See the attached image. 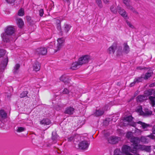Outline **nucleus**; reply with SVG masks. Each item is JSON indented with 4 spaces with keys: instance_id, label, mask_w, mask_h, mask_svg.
<instances>
[{
    "instance_id": "obj_1",
    "label": "nucleus",
    "mask_w": 155,
    "mask_h": 155,
    "mask_svg": "<svg viewBox=\"0 0 155 155\" xmlns=\"http://www.w3.org/2000/svg\"><path fill=\"white\" fill-rule=\"evenodd\" d=\"M15 29L12 26H8L5 29L4 32L1 34L2 40L5 42H9L12 40H16L18 37L14 36Z\"/></svg>"
},
{
    "instance_id": "obj_2",
    "label": "nucleus",
    "mask_w": 155,
    "mask_h": 155,
    "mask_svg": "<svg viewBox=\"0 0 155 155\" xmlns=\"http://www.w3.org/2000/svg\"><path fill=\"white\" fill-rule=\"evenodd\" d=\"M131 142L133 143L131 146L133 147V150L132 151V153H136L138 150H145L147 152L150 151V146L138 144L140 142V139L138 137L132 138L131 139Z\"/></svg>"
},
{
    "instance_id": "obj_3",
    "label": "nucleus",
    "mask_w": 155,
    "mask_h": 155,
    "mask_svg": "<svg viewBox=\"0 0 155 155\" xmlns=\"http://www.w3.org/2000/svg\"><path fill=\"white\" fill-rule=\"evenodd\" d=\"M90 59V56L86 55L82 56L79 58L78 61L79 62V64L82 65L87 63L88 62Z\"/></svg>"
},
{
    "instance_id": "obj_4",
    "label": "nucleus",
    "mask_w": 155,
    "mask_h": 155,
    "mask_svg": "<svg viewBox=\"0 0 155 155\" xmlns=\"http://www.w3.org/2000/svg\"><path fill=\"white\" fill-rule=\"evenodd\" d=\"M133 117L131 116H129L126 117L124 120V124H127V125H128L134 127H135L136 126L137 123L133 121Z\"/></svg>"
},
{
    "instance_id": "obj_5",
    "label": "nucleus",
    "mask_w": 155,
    "mask_h": 155,
    "mask_svg": "<svg viewBox=\"0 0 155 155\" xmlns=\"http://www.w3.org/2000/svg\"><path fill=\"white\" fill-rule=\"evenodd\" d=\"M47 49L45 48L41 47L37 48L35 52L36 54L44 55L47 54Z\"/></svg>"
},
{
    "instance_id": "obj_6",
    "label": "nucleus",
    "mask_w": 155,
    "mask_h": 155,
    "mask_svg": "<svg viewBox=\"0 0 155 155\" xmlns=\"http://www.w3.org/2000/svg\"><path fill=\"white\" fill-rule=\"evenodd\" d=\"M109 108V104H107L103 108L97 110L94 113V114L96 116H101L104 114V111L107 110Z\"/></svg>"
},
{
    "instance_id": "obj_7",
    "label": "nucleus",
    "mask_w": 155,
    "mask_h": 155,
    "mask_svg": "<svg viewBox=\"0 0 155 155\" xmlns=\"http://www.w3.org/2000/svg\"><path fill=\"white\" fill-rule=\"evenodd\" d=\"M64 40L63 38H60L58 39L57 40L58 44L57 46L54 48L55 52H56L60 50L61 48L63 46V44Z\"/></svg>"
},
{
    "instance_id": "obj_8",
    "label": "nucleus",
    "mask_w": 155,
    "mask_h": 155,
    "mask_svg": "<svg viewBox=\"0 0 155 155\" xmlns=\"http://www.w3.org/2000/svg\"><path fill=\"white\" fill-rule=\"evenodd\" d=\"M122 149L123 153L126 155H130V154H132L130 153H132V151L133 150V147L132 149L130 147L125 145L122 147Z\"/></svg>"
},
{
    "instance_id": "obj_9",
    "label": "nucleus",
    "mask_w": 155,
    "mask_h": 155,
    "mask_svg": "<svg viewBox=\"0 0 155 155\" xmlns=\"http://www.w3.org/2000/svg\"><path fill=\"white\" fill-rule=\"evenodd\" d=\"M89 145V143L87 140H84L80 142L78 144L79 148L82 150L87 149Z\"/></svg>"
},
{
    "instance_id": "obj_10",
    "label": "nucleus",
    "mask_w": 155,
    "mask_h": 155,
    "mask_svg": "<svg viewBox=\"0 0 155 155\" xmlns=\"http://www.w3.org/2000/svg\"><path fill=\"white\" fill-rule=\"evenodd\" d=\"M8 60L7 57L2 61L0 64V72H3L6 67Z\"/></svg>"
},
{
    "instance_id": "obj_11",
    "label": "nucleus",
    "mask_w": 155,
    "mask_h": 155,
    "mask_svg": "<svg viewBox=\"0 0 155 155\" xmlns=\"http://www.w3.org/2000/svg\"><path fill=\"white\" fill-rule=\"evenodd\" d=\"M120 140V137L116 136H111L108 139L109 143L114 144L118 142Z\"/></svg>"
},
{
    "instance_id": "obj_12",
    "label": "nucleus",
    "mask_w": 155,
    "mask_h": 155,
    "mask_svg": "<svg viewBox=\"0 0 155 155\" xmlns=\"http://www.w3.org/2000/svg\"><path fill=\"white\" fill-rule=\"evenodd\" d=\"M117 10L119 14L125 19L128 18L127 14L125 11L119 6L117 7Z\"/></svg>"
},
{
    "instance_id": "obj_13",
    "label": "nucleus",
    "mask_w": 155,
    "mask_h": 155,
    "mask_svg": "<svg viewBox=\"0 0 155 155\" xmlns=\"http://www.w3.org/2000/svg\"><path fill=\"white\" fill-rule=\"evenodd\" d=\"M71 27V26L70 25L67 24H65L64 25L63 27V35L64 34H67L70 30Z\"/></svg>"
},
{
    "instance_id": "obj_14",
    "label": "nucleus",
    "mask_w": 155,
    "mask_h": 155,
    "mask_svg": "<svg viewBox=\"0 0 155 155\" xmlns=\"http://www.w3.org/2000/svg\"><path fill=\"white\" fill-rule=\"evenodd\" d=\"M57 24V28L58 30L59 31V34L61 35H63L62 30L61 29V21L60 20L58 19L56 20Z\"/></svg>"
},
{
    "instance_id": "obj_15",
    "label": "nucleus",
    "mask_w": 155,
    "mask_h": 155,
    "mask_svg": "<svg viewBox=\"0 0 155 155\" xmlns=\"http://www.w3.org/2000/svg\"><path fill=\"white\" fill-rule=\"evenodd\" d=\"M117 48L116 45L113 44L110 46L107 50V52L109 54H114Z\"/></svg>"
},
{
    "instance_id": "obj_16",
    "label": "nucleus",
    "mask_w": 155,
    "mask_h": 155,
    "mask_svg": "<svg viewBox=\"0 0 155 155\" xmlns=\"http://www.w3.org/2000/svg\"><path fill=\"white\" fill-rule=\"evenodd\" d=\"M74 109L72 107H67L64 111V113L69 115H71L74 112Z\"/></svg>"
},
{
    "instance_id": "obj_17",
    "label": "nucleus",
    "mask_w": 155,
    "mask_h": 155,
    "mask_svg": "<svg viewBox=\"0 0 155 155\" xmlns=\"http://www.w3.org/2000/svg\"><path fill=\"white\" fill-rule=\"evenodd\" d=\"M153 94L154 96H150L149 97V99L150 101V103L152 106L153 107L155 104V90L153 89Z\"/></svg>"
},
{
    "instance_id": "obj_18",
    "label": "nucleus",
    "mask_w": 155,
    "mask_h": 155,
    "mask_svg": "<svg viewBox=\"0 0 155 155\" xmlns=\"http://www.w3.org/2000/svg\"><path fill=\"white\" fill-rule=\"evenodd\" d=\"M123 52L126 54L129 53L130 51V48L127 43L125 42L123 44Z\"/></svg>"
},
{
    "instance_id": "obj_19",
    "label": "nucleus",
    "mask_w": 155,
    "mask_h": 155,
    "mask_svg": "<svg viewBox=\"0 0 155 155\" xmlns=\"http://www.w3.org/2000/svg\"><path fill=\"white\" fill-rule=\"evenodd\" d=\"M140 139V141L145 143H147L150 142V140L147 137V136L146 137L142 136Z\"/></svg>"
},
{
    "instance_id": "obj_20",
    "label": "nucleus",
    "mask_w": 155,
    "mask_h": 155,
    "mask_svg": "<svg viewBox=\"0 0 155 155\" xmlns=\"http://www.w3.org/2000/svg\"><path fill=\"white\" fill-rule=\"evenodd\" d=\"M17 24L20 28H22L24 25V22L22 19L20 18H17L16 19Z\"/></svg>"
},
{
    "instance_id": "obj_21",
    "label": "nucleus",
    "mask_w": 155,
    "mask_h": 155,
    "mask_svg": "<svg viewBox=\"0 0 155 155\" xmlns=\"http://www.w3.org/2000/svg\"><path fill=\"white\" fill-rule=\"evenodd\" d=\"M40 67L41 65L39 62L38 61L35 62L33 66V69L34 71H39L40 69Z\"/></svg>"
},
{
    "instance_id": "obj_22",
    "label": "nucleus",
    "mask_w": 155,
    "mask_h": 155,
    "mask_svg": "<svg viewBox=\"0 0 155 155\" xmlns=\"http://www.w3.org/2000/svg\"><path fill=\"white\" fill-rule=\"evenodd\" d=\"M152 112L151 111L146 108L144 109L143 114L142 115L144 116H148L151 115L152 114Z\"/></svg>"
},
{
    "instance_id": "obj_23",
    "label": "nucleus",
    "mask_w": 155,
    "mask_h": 155,
    "mask_svg": "<svg viewBox=\"0 0 155 155\" xmlns=\"http://www.w3.org/2000/svg\"><path fill=\"white\" fill-rule=\"evenodd\" d=\"M79 64V63L78 61V62L76 61L73 63L71 65V69L73 70L77 69L81 65Z\"/></svg>"
},
{
    "instance_id": "obj_24",
    "label": "nucleus",
    "mask_w": 155,
    "mask_h": 155,
    "mask_svg": "<svg viewBox=\"0 0 155 155\" xmlns=\"http://www.w3.org/2000/svg\"><path fill=\"white\" fill-rule=\"evenodd\" d=\"M153 93V89H150L144 91V95L147 98V97L150 96V95H152Z\"/></svg>"
},
{
    "instance_id": "obj_25",
    "label": "nucleus",
    "mask_w": 155,
    "mask_h": 155,
    "mask_svg": "<svg viewBox=\"0 0 155 155\" xmlns=\"http://www.w3.org/2000/svg\"><path fill=\"white\" fill-rule=\"evenodd\" d=\"M60 80L64 82L68 83L69 82L70 80L65 75H62L60 78Z\"/></svg>"
},
{
    "instance_id": "obj_26",
    "label": "nucleus",
    "mask_w": 155,
    "mask_h": 155,
    "mask_svg": "<svg viewBox=\"0 0 155 155\" xmlns=\"http://www.w3.org/2000/svg\"><path fill=\"white\" fill-rule=\"evenodd\" d=\"M137 102H140L147 99V97L144 95H140L137 97Z\"/></svg>"
},
{
    "instance_id": "obj_27",
    "label": "nucleus",
    "mask_w": 155,
    "mask_h": 155,
    "mask_svg": "<svg viewBox=\"0 0 155 155\" xmlns=\"http://www.w3.org/2000/svg\"><path fill=\"white\" fill-rule=\"evenodd\" d=\"M58 138V136L55 133L54 134L53 133H52V140L54 143H56Z\"/></svg>"
},
{
    "instance_id": "obj_28",
    "label": "nucleus",
    "mask_w": 155,
    "mask_h": 155,
    "mask_svg": "<svg viewBox=\"0 0 155 155\" xmlns=\"http://www.w3.org/2000/svg\"><path fill=\"white\" fill-rule=\"evenodd\" d=\"M152 71H150L146 73L145 75H143V79L147 80L150 78L152 75Z\"/></svg>"
},
{
    "instance_id": "obj_29",
    "label": "nucleus",
    "mask_w": 155,
    "mask_h": 155,
    "mask_svg": "<svg viewBox=\"0 0 155 155\" xmlns=\"http://www.w3.org/2000/svg\"><path fill=\"white\" fill-rule=\"evenodd\" d=\"M40 123L41 124L48 125L51 123V121L49 119H45L40 121Z\"/></svg>"
},
{
    "instance_id": "obj_30",
    "label": "nucleus",
    "mask_w": 155,
    "mask_h": 155,
    "mask_svg": "<svg viewBox=\"0 0 155 155\" xmlns=\"http://www.w3.org/2000/svg\"><path fill=\"white\" fill-rule=\"evenodd\" d=\"M123 51L121 47H119L117 48V50L116 52V55L117 56H119L122 55Z\"/></svg>"
},
{
    "instance_id": "obj_31",
    "label": "nucleus",
    "mask_w": 155,
    "mask_h": 155,
    "mask_svg": "<svg viewBox=\"0 0 155 155\" xmlns=\"http://www.w3.org/2000/svg\"><path fill=\"white\" fill-rule=\"evenodd\" d=\"M143 75H142L140 77L135 78L134 80V82H136V83L141 82L143 79Z\"/></svg>"
},
{
    "instance_id": "obj_32",
    "label": "nucleus",
    "mask_w": 155,
    "mask_h": 155,
    "mask_svg": "<svg viewBox=\"0 0 155 155\" xmlns=\"http://www.w3.org/2000/svg\"><path fill=\"white\" fill-rule=\"evenodd\" d=\"M127 8L132 11L134 13L137 14L138 12L135 11L134 8L130 5V4L126 7Z\"/></svg>"
},
{
    "instance_id": "obj_33",
    "label": "nucleus",
    "mask_w": 155,
    "mask_h": 155,
    "mask_svg": "<svg viewBox=\"0 0 155 155\" xmlns=\"http://www.w3.org/2000/svg\"><path fill=\"white\" fill-rule=\"evenodd\" d=\"M25 130L26 129L25 128L23 127H17L16 131L17 132L20 133L25 131Z\"/></svg>"
},
{
    "instance_id": "obj_34",
    "label": "nucleus",
    "mask_w": 155,
    "mask_h": 155,
    "mask_svg": "<svg viewBox=\"0 0 155 155\" xmlns=\"http://www.w3.org/2000/svg\"><path fill=\"white\" fill-rule=\"evenodd\" d=\"M28 93V92L27 91H23L20 94V97L21 98H23L25 97H27V94Z\"/></svg>"
},
{
    "instance_id": "obj_35",
    "label": "nucleus",
    "mask_w": 155,
    "mask_h": 155,
    "mask_svg": "<svg viewBox=\"0 0 155 155\" xmlns=\"http://www.w3.org/2000/svg\"><path fill=\"white\" fill-rule=\"evenodd\" d=\"M137 123L141 124L143 129H145L149 126L148 124L143 123L141 121H139Z\"/></svg>"
},
{
    "instance_id": "obj_36",
    "label": "nucleus",
    "mask_w": 155,
    "mask_h": 155,
    "mask_svg": "<svg viewBox=\"0 0 155 155\" xmlns=\"http://www.w3.org/2000/svg\"><path fill=\"white\" fill-rule=\"evenodd\" d=\"M110 10L111 12L114 14L117 13V10L116 9L115 6L114 5L111 6L110 7Z\"/></svg>"
},
{
    "instance_id": "obj_37",
    "label": "nucleus",
    "mask_w": 155,
    "mask_h": 155,
    "mask_svg": "<svg viewBox=\"0 0 155 155\" xmlns=\"http://www.w3.org/2000/svg\"><path fill=\"white\" fill-rule=\"evenodd\" d=\"M20 66L19 64H17L15 65L14 68V69L13 70V72L14 73H16L17 72V71L18 69L20 68Z\"/></svg>"
},
{
    "instance_id": "obj_38",
    "label": "nucleus",
    "mask_w": 155,
    "mask_h": 155,
    "mask_svg": "<svg viewBox=\"0 0 155 155\" xmlns=\"http://www.w3.org/2000/svg\"><path fill=\"white\" fill-rule=\"evenodd\" d=\"M137 111L141 115L143 114V111L142 110V107L140 106L137 108Z\"/></svg>"
},
{
    "instance_id": "obj_39",
    "label": "nucleus",
    "mask_w": 155,
    "mask_h": 155,
    "mask_svg": "<svg viewBox=\"0 0 155 155\" xmlns=\"http://www.w3.org/2000/svg\"><path fill=\"white\" fill-rule=\"evenodd\" d=\"M95 2L96 3L100 8H101L103 6L101 0H95Z\"/></svg>"
},
{
    "instance_id": "obj_40",
    "label": "nucleus",
    "mask_w": 155,
    "mask_h": 155,
    "mask_svg": "<svg viewBox=\"0 0 155 155\" xmlns=\"http://www.w3.org/2000/svg\"><path fill=\"white\" fill-rule=\"evenodd\" d=\"M24 14V10L22 8H21L18 11V15L20 16H23Z\"/></svg>"
},
{
    "instance_id": "obj_41",
    "label": "nucleus",
    "mask_w": 155,
    "mask_h": 155,
    "mask_svg": "<svg viewBox=\"0 0 155 155\" xmlns=\"http://www.w3.org/2000/svg\"><path fill=\"white\" fill-rule=\"evenodd\" d=\"M126 22L127 24V25L129 26V27L132 28L134 29V25L131 24V22L127 20L126 21Z\"/></svg>"
},
{
    "instance_id": "obj_42",
    "label": "nucleus",
    "mask_w": 155,
    "mask_h": 155,
    "mask_svg": "<svg viewBox=\"0 0 155 155\" xmlns=\"http://www.w3.org/2000/svg\"><path fill=\"white\" fill-rule=\"evenodd\" d=\"M132 134L131 132H128L126 134V137L130 139V141H131V139L132 138L135 137H132Z\"/></svg>"
},
{
    "instance_id": "obj_43",
    "label": "nucleus",
    "mask_w": 155,
    "mask_h": 155,
    "mask_svg": "<svg viewBox=\"0 0 155 155\" xmlns=\"http://www.w3.org/2000/svg\"><path fill=\"white\" fill-rule=\"evenodd\" d=\"M123 3L125 5L126 7L130 4V0H123Z\"/></svg>"
},
{
    "instance_id": "obj_44",
    "label": "nucleus",
    "mask_w": 155,
    "mask_h": 155,
    "mask_svg": "<svg viewBox=\"0 0 155 155\" xmlns=\"http://www.w3.org/2000/svg\"><path fill=\"white\" fill-rule=\"evenodd\" d=\"M70 92V91L66 88H64L62 91L63 94H68Z\"/></svg>"
},
{
    "instance_id": "obj_45",
    "label": "nucleus",
    "mask_w": 155,
    "mask_h": 155,
    "mask_svg": "<svg viewBox=\"0 0 155 155\" xmlns=\"http://www.w3.org/2000/svg\"><path fill=\"white\" fill-rule=\"evenodd\" d=\"M5 52L3 49H0V58L3 56L5 54Z\"/></svg>"
},
{
    "instance_id": "obj_46",
    "label": "nucleus",
    "mask_w": 155,
    "mask_h": 155,
    "mask_svg": "<svg viewBox=\"0 0 155 155\" xmlns=\"http://www.w3.org/2000/svg\"><path fill=\"white\" fill-rule=\"evenodd\" d=\"M147 137H148L150 140L151 139H152L155 140V136L152 134H151L150 135H148Z\"/></svg>"
},
{
    "instance_id": "obj_47",
    "label": "nucleus",
    "mask_w": 155,
    "mask_h": 155,
    "mask_svg": "<svg viewBox=\"0 0 155 155\" xmlns=\"http://www.w3.org/2000/svg\"><path fill=\"white\" fill-rule=\"evenodd\" d=\"M44 10L42 9H41L39 10V15L41 17L44 14Z\"/></svg>"
},
{
    "instance_id": "obj_48",
    "label": "nucleus",
    "mask_w": 155,
    "mask_h": 155,
    "mask_svg": "<svg viewBox=\"0 0 155 155\" xmlns=\"http://www.w3.org/2000/svg\"><path fill=\"white\" fill-rule=\"evenodd\" d=\"M6 2L12 4L14 2L15 0H5Z\"/></svg>"
},
{
    "instance_id": "obj_49",
    "label": "nucleus",
    "mask_w": 155,
    "mask_h": 155,
    "mask_svg": "<svg viewBox=\"0 0 155 155\" xmlns=\"http://www.w3.org/2000/svg\"><path fill=\"white\" fill-rule=\"evenodd\" d=\"M55 44V43L54 42H51L48 46V48H52Z\"/></svg>"
},
{
    "instance_id": "obj_50",
    "label": "nucleus",
    "mask_w": 155,
    "mask_h": 155,
    "mask_svg": "<svg viewBox=\"0 0 155 155\" xmlns=\"http://www.w3.org/2000/svg\"><path fill=\"white\" fill-rule=\"evenodd\" d=\"M74 139V137H69L68 139V141H72Z\"/></svg>"
},
{
    "instance_id": "obj_51",
    "label": "nucleus",
    "mask_w": 155,
    "mask_h": 155,
    "mask_svg": "<svg viewBox=\"0 0 155 155\" xmlns=\"http://www.w3.org/2000/svg\"><path fill=\"white\" fill-rule=\"evenodd\" d=\"M136 83V82H134V81L132 83H131L130 84V87H132Z\"/></svg>"
},
{
    "instance_id": "obj_52",
    "label": "nucleus",
    "mask_w": 155,
    "mask_h": 155,
    "mask_svg": "<svg viewBox=\"0 0 155 155\" xmlns=\"http://www.w3.org/2000/svg\"><path fill=\"white\" fill-rule=\"evenodd\" d=\"M155 86V83H153L151 84H150L149 85V87H153Z\"/></svg>"
},
{
    "instance_id": "obj_53",
    "label": "nucleus",
    "mask_w": 155,
    "mask_h": 155,
    "mask_svg": "<svg viewBox=\"0 0 155 155\" xmlns=\"http://www.w3.org/2000/svg\"><path fill=\"white\" fill-rule=\"evenodd\" d=\"M145 68L144 67H138L137 68V69L139 70H142Z\"/></svg>"
},
{
    "instance_id": "obj_54",
    "label": "nucleus",
    "mask_w": 155,
    "mask_h": 155,
    "mask_svg": "<svg viewBox=\"0 0 155 155\" xmlns=\"http://www.w3.org/2000/svg\"><path fill=\"white\" fill-rule=\"evenodd\" d=\"M105 4L109 2V0H103Z\"/></svg>"
},
{
    "instance_id": "obj_55",
    "label": "nucleus",
    "mask_w": 155,
    "mask_h": 155,
    "mask_svg": "<svg viewBox=\"0 0 155 155\" xmlns=\"http://www.w3.org/2000/svg\"><path fill=\"white\" fill-rule=\"evenodd\" d=\"M152 130L153 133V134H155V127H153V128Z\"/></svg>"
},
{
    "instance_id": "obj_56",
    "label": "nucleus",
    "mask_w": 155,
    "mask_h": 155,
    "mask_svg": "<svg viewBox=\"0 0 155 155\" xmlns=\"http://www.w3.org/2000/svg\"><path fill=\"white\" fill-rule=\"evenodd\" d=\"M67 2H70V0H65Z\"/></svg>"
},
{
    "instance_id": "obj_57",
    "label": "nucleus",
    "mask_w": 155,
    "mask_h": 155,
    "mask_svg": "<svg viewBox=\"0 0 155 155\" xmlns=\"http://www.w3.org/2000/svg\"><path fill=\"white\" fill-rule=\"evenodd\" d=\"M106 135H107V134H105V136H106Z\"/></svg>"
},
{
    "instance_id": "obj_58",
    "label": "nucleus",
    "mask_w": 155,
    "mask_h": 155,
    "mask_svg": "<svg viewBox=\"0 0 155 155\" xmlns=\"http://www.w3.org/2000/svg\"><path fill=\"white\" fill-rule=\"evenodd\" d=\"M154 112H155V110H154Z\"/></svg>"
}]
</instances>
